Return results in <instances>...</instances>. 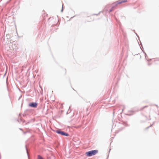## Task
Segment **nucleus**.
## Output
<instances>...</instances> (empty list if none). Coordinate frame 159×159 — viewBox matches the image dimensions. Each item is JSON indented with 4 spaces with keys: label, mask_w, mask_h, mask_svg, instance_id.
<instances>
[{
    "label": "nucleus",
    "mask_w": 159,
    "mask_h": 159,
    "mask_svg": "<svg viewBox=\"0 0 159 159\" xmlns=\"http://www.w3.org/2000/svg\"><path fill=\"white\" fill-rule=\"evenodd\" d=\"M37 103L36 102H32L29 104V106L30 107H36L37 106Z\"/></svg>",
    "instance_id": "nucleus-4"
},
{
    "label": "nucleus",
    "mask_w": 159,
    "mask_h": 159,
    "mask_svg": "<svg viewBox=\"0 0 159 159\" xmlns=\"http://www.w3.org/2000/svg\"><path fill=\"white\" fill-rule=\"evenodd\" d=\"M62 72L64 74H66V69H63V70H62Z\"/></svg>",
    "instance_id": "nucleus-6"
},
{
    "label": "nucleus",
    "mask_w": 159,
    "mask_h": 159,
    "mask_svg": "<svg viewBox=\"0 0 159 159\" xmlns=\"http://www.w3.org/2000/svg\"><path fill=\"white\" fill-rule=\"evenodd\" d=\"M98 150H94L91 151H89L86 152V155L88 157H90L94 155L98 152Z\"/></svg>",
    "instance_id": "nucleus-1"
},
{
    "label": "nucleus",
    "mask_w": 159,
    "mask_h": 159,
    "mask_svg": "<svg viewBox=\"0 0 159 159\" xmlns=\"http://www.w3.org/2000/svg\"><path fill=\"white\" fill-rule=\"evenodd\" d=\"M113 9H114V7H112L111 8V9L110 10V11H111L112 10H113Z\"/></svg>",
    "instance_id": "nucleus-7"
},
{
    "label": "nucleus",
    "mask_w": 159,
    "mask_h": 159,
    "mask_svg": "<svg viewBox=\"0 0 159 159\" xmlns=\"http://www.w3.org/2000/svg\"><path fill=\"white\" fill-rule=\"evenodd\" d=\"M127 2V0H119L114 3L115 5L117 6L118 4H121L122 3H125Z\"/></svg>",
    "instance_id": "nucleus-2"
},
{
    "label": "nucleus",
    "mask_w": 159,
    "mask_h": 159,
    "mask_svg": "<svg viewBox=\"0 0 159 159\" xmlns=\"http://www.w3.org/2000/svg\"><path fill=\"white\" fill-rule=\"evenodd\" d=\"M56 132L62 135H64L66 136H67L69 135L67 133L62 131H61L60 130H57L56 131Z\"/></svg>",
    "instance_id": "nucleus-3"
},
{
    "label": "nucleus",
    "mask_w": 159,
    "mask_h": 159,
    "mask_svg": "<svg viewBox=\"0 0 159 159\" xmlns=\"http://www.w3.org/2000/svg\"><path fill=\"white\" fill-rule=\"evenodd\" d=\"M37 159H44L40 155H38V158Z\"/></svg>",
    "instance_id": "nucleus-5"
}]
</instances>
